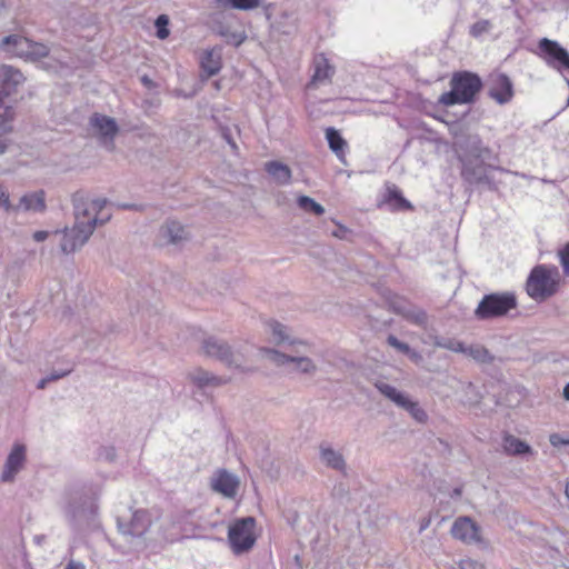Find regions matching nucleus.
<instances>
[{
    "label": "nucleus",
    "instance_id": "f8f14e48",
    "mask_svg": "<svg viewBox=\"0 0 569 569\" xmlns=\"http://www.w3.org/2000/svg\"><path fill=\"white\" fill-rule=\"evenodd\" d=\"M26 460V447L17 443L13 446L8 456L4 470L2 472V481H12Z\"/></svg>",
    "mask_w": 569,
    "mask_h": 569
},
{
    "label": "nucleus",
    "instance_id": "f03ea898",
    "mask_svg": "<svg viewBox=\"0 0 569 569\" xmlns=\"http://www.w3.org/2000/svg\"><path fill=\"white\" fill-rule=\"evenodd\" d=\"M482 89L481 78L470 71H457L450 79V91L443 92L438 103L445 107L473 103Z\"/></svg>",
    "mask_w": 569,
    "mask_h": 569
},
{
    "label": "nucleus",
    "instance_id": "2f4dec72",
    "mask_svg": "<svg viewBox=\"0 0 569 569\" xmlns=\"http://www.w3.org/2000/svg\"><path fill=\"white\" fill-rule=\"evenodd\" d=\"M490 29V22L488 20H479L470 27V34L473 38H478Z\"/></svg>",
    "mask_w": 569,
    "mask_h": 569
},
{
    "label": "nucleus",
    "instance_id": "9d476101",
    "mask_svg": "<svg viewBox=\"0 0 569 569\" xmlns=\"http://www.w3.org/2000/svg\"><path fill=\"white\" fill-rule=\"evenodd\" d=\"M23 80V74L19 70L10 66L0 67V108L4 104V99L16 92Z\"/></svg>",
    "mask_w": 569,
    "mask_h": 569
},
{
    "label": "nucleus",
    "instance_id": "b1692460",
    "mask_svg": "<svg viewBox=\"0 0 569 569\" xmlns=\"http://www.w3.org/2000/svg\"><path fill=\"white\" fill-rule=\"evenodd\" d=\"M162 231L164 237H167L168 241L171 243H177L178 241L186 238L183 227L177 222L169 223Z\"/></svg>",
    "mask_w": 569,
    "mask_h": 569
},
{
    "label": "nucleus",
    "instance_id": "20e7f679",
    "mask_svg": "<svg viewBox=\"0 0 569 569\" xmlns=\"http://www.w3.org/2000/svg\"><path fill=\"white\" fill-rule=\"evenodd\" d=\"M228 541L234 555L249 551L257 541L254 518L247 517L236 520L229 527Z\"/></svg>",
    "mask_w": 569,
    "mask_h": 569
},
{
    "label": "nucleus",
    "instance_id": "a878e982",
    "mask_svg": "<svg viewBox=\"0 0 569 569\" xmlns=\"http://www.w3.org/2000/svg\"><path fill=\"white\" fill-rule=\"evenodd\" d=\"M321 457L326 461V463L335 469H342L345 467L343 459L341 455L335 452L331 449H322Z\"/></svg>",
    "mask_w": 569,
    "mask_h": 569
},
{
    "label": "nucleus",
    "instance_id": "39448f33",
    "mask_svg": "<svg viewBox=\"0 0 569 569\" xmlns=\"http://www.w3.org/2000/svg\"><path fill=\"white\" fill-rule=\"evenodd\" d=\"M516 307L517 300L512 293H490L481 299L475 315L481 320L492 319L507 315Z\"/></svg>",
    "mask_w": 569,
    "mask_h": 569
},
{
    "label": "nucleus",
    "instance_id": "c03bdc74",
    "mask_svg": "<svg viewBox=\"0 0 569 569\" xmlns=\"http://www.w3.org/2000/svg\"><path fill=\"white\" fill-rule=\"evenodd\" d=\"M66 569H84V566L80 562L70 561Z\"/></svg>",
    "mask_w": 569,
    "mask_h": 569
},
{
    "label": "nucleus",
    "instance_id": "ddd939ff",
    "mask_svg": "<svg viewBox=\"0 0 569 569\" xmlns=\"http://www.w3.org/2000/svg\"><path fill=\"white\" fill-rule=\"evenodd\" d=\"M211 487L214 491L220 492L224 497L233 498L237 495L239 481L233 475L226 470H219L212 478Z\"/></svg>",
    "mask_w": 569,
    "mask_h": 569
},
{
    "label": "nucleus",
    "instance_id": "ea45409f",
    "mask_svg": "<svg viewBox=\"0 0 569 569\" xmlns=\"http://www.w3.org/2000/svg\"><path fill=\"white\" fill-rule=\"evenodd\" d=\"M14 111L11 107H6L3 114H0V126H3L6 122H10L13 120Z\"/></svg>",
    "mask_w": 569,
    "mask_h": 569
},
{
    "label": "nucleus",
    "instance_id": "79ce46f5",
    "mask_svg": "<svg viewBox=\"0 0 569 569\" xmlns=\"http://www.w3.org/2000/svg\"><path fill=\"white\" fill-rule=\"evenodd\" d=\"M70 371H71V369H68V370H66V371H63V372H61V373H59V375H52L49 379H42V380L39 382L38 388H39V389L44 388V386H46L47 381H49V380H57V379H59V378H62V377H64L66 375H68Z\"/></svg>",
    "mask_w": 569,
    "mask_h": 569
},
{
    "label": "nucleus",
    "instance_id": "8fccbe9b",
    "mask_svg": "<svg viewBox=\"0 0 569 569\" xmlns=\"http://www.w3.org/2000/svg\"><path fill=\"white\" fill-rule=\"evenodd\" d=\"M214 86L217 89H219V87H220L218 81L214 82Z\"/></svg>",
    "mask_w": 569,
    "mask_h": 569
},
{
    "label": "nucleus",
    "instance_id": "6ab92c4d",
    "mask_svg": "<svg viewBox=\"0 0 569 569\" xmlns=\"http://www.w3.org/2000/svg\"><path fill=\"white\" fill-rule=\"evenodd\" d=\"M266 171L280 184L289 183L291 180V170L281 162L270 161L266 163Z\"/></svg>",
    "mask_w": 569,
    "mask_h": 569
},
{
    "label": "nucleus",
    "instance_id": "473e14b6",
    "mask_svg": "<svg viewBox=\"0 0 569 569\" xmlns=\"http://www.w3.org/2000/svg\"><path fill=\"white\" fill-rule=\"evenodd\" d=\"M193 380L199 385V386H208V385H220L222 383V380L217 378V377H213V376H209L207 372H203V373H200L198 376H194L193 377Z\"/></svg>",
    "mask_w": 569,
    "mask_h": 569
},
{
    "label": "nucleus",
    "instance_id": "9b49d317",
    "mask_svg": "<svg viewBox=\"0 0 569 569\" xmlns=\"http://www.w3.org/2000/svg\"><path fill=\"white\" fill-rule=\"evenodd\" d=\"M151 526V516L148 510L139 509L132 513L130 521H119V528L123 535L140 537L144 535Z\"/></svg>",
    "mask_w": 569,
    "mask_h": 569
},
{
    "label": "nucleus",
    "instance_id": "7ed1b4c3",
    "mask_svg": "<svg viewBox=\"0 0 569 569\" xmlns=\"http://www.w3.org/2000/svg\"><path fill=\"white\" fill-rule=\"evenodd\" d=\"M560 272L556 267L539 264L535 267L526 282V291L536 301H545L557 293Z\"/></svg>",
    "mask_w": 569,
    "mask_h": 569
},
{
    "label": "nucleus",
    "instance_id": "a211bd4d",
    "mask_svg": "<svg viewBox=\"0 0 569 569\" xmlns=\"http://www.w3.org/2000/svg\"><path fill=\"white\" fill-rule=\"evenodd\" d=\"M325 132L330 150L340 161L345 162L346 151L348 149L347 141L342 138L340 132L332 127L327 128Z\"/></svg>",
    "mask_w": 569,
    "mask_h": 569
},
{
    "label": "nucleus",
    "instance_id": "1a4fd4ad",
    "mask_svg": "<svg viewBox=\"0 0 569 569\" xmlns=\"http://www.w3.org/2000/svg\"><path fill=\"white\" fill-rule=\"evenodd\" d=\"M451 535L463 543H479L482 541L481 528L470 517H459L451 527Z\"/></svg>",
    "mask_w": 569,
    "mask_h": 569
},
{
    "label": "nucleus",
    "instance_id": "f3484780",
    "mask_svg": "<svg viewBox=\"0 0 569 569\" xmlns=\"http://www.w3.org/2000/svg\"><path fill=\"white\" fill-rule=\"evenodd\" d=\"M315 73L309 86L330 80L335 70L323 53L317 54L313 59Z\"/></svg>",
    "mask_w": 569,
    "mask_h": 569
},
{
    "label": "nucleus",
    "instance_id": "412c9836",
    "mask_svg": "<svg viewBox=\"0 0 569 569\" xmlns=\"http://www.w3.org/2000/svg\"><path fill=\"white\" fill-rule=\"evenodd\" d=\"M203 351L209 357H214L229 363L230 350L222 343H218L217 341L209 339L204 341Z\"/></svg>",
    "mask_w": 569,
    "mask_h": 569
},
{
    "label": "nucleus",
    "instance_id": "49530a36",
    "mask_svg": "<svg viewBox=\"0 0 569 569\" xmlns=\"http://www.w3.org/2000/svg\"><path fill=\"white\" fill-rule=\"evenodd\" d=\"M7 149V144L3 142H0V154H2Z\"/></svg>",
    "mask_w": 569,
    "mask_h": 569
},
{
    "label": "nucleus",
    "instance_id": "5701e85b",
    "mask_svg": "<svg viewBox=\"0 0 569 569\" xmlns=\"http://www.w3.org/2000/svg\"><path fill=\"white\" fill-rule=\"evenodd\" d=\"M221 8H231L238 10H250L259 7V0H217Z\"/></svg>",
    "mask_w": 569,
    "mask_h": 569
},
{
    "label": "nucleus",
    "instance_id": "423d86ee",
    "mask_svg": "<svg viewBox=\"0 0 569 569\" xmlns=\"http://www.w3.org/2000/svg\"><path fill=\"white\" fill-rule=\"evenodd\" d=\"M0 46L11 56L32 60L43 58L49 53V49L46 44L33 42L32 40L18 34L4 37Z\"/></svg>",
    "mask_w": 569,
    "mask_h": 569
},
{
    "label": "nucleus",
    "instance_id": "3c124183",
    "mask_svg": "<svg viewBox=\"0 0 569 569\" xmlns=\"http://www.w3.org/2000/svg\"><path fill=\"white\" fill-rule=\"evenodd\" d=\"M435 118H436L437 120H440V121L445 122V120H443L442 118H440V117H435Z\"/></svg>",
    "mask_w": 569,
    "mask_h": 569
},
{
    "label": "nucleus",
    "instance_id": "a19ab883",
    "mask_svg": "<svg viewBox=\"0 0 569 569\" xmlns=\"http://www.w3.org/2000/svg\"><path fill=\"white\" fill-rule=\"evenodd\" d=\"M549 441L550 443L553 446V447H559V446H562V445H569V439H563L560 435L558 433H552L550 435L549 437Z\"/></svg>",
    "mask_w": 569,
    "mask_h": 569
},
{
    "label": "nucleus",
    "instance_id": "c9c22d12",
    "mask_svg": "<svg viewBox=\"0 0 569 569\" xmlns=\"http://www.w3.org/2000/svg\"><path fill=\"white\" fill-rule=\"evenodd\" d=\"M441 346L443 348L452 350L455 352H461V353L467 352V347H465V345L458 340L451 339V340L446 341Z\"/></svg>",
    "mask_w": 569,
    "mask_h": 569
},
{
    "label": "nucleus",
    "instance_id": "a18cd8bd",
    "mask_svg": "<svg viewBox=\"0 0 569 569\" xmlns=\"http://www.w3.org/2000/svg\"><path fill=\"white\" fill-rule=\"evenodd\" d=\"M563 397L569 400V382L563 388Z\"/></svg>",
    "mask_w": 569,
    "mask_h": 569
},
{
    "label": "nucleus",
    "instance_id": "c85d7f7f",
    "mask_svg": "<svg viewBox=\"0 0 569 569\" xmlns=\"http://www.w3.org/2000/svg\"><path fill=\"white\" fill-rule=\"evenodd\" d=\"M465 353L480 362L490 360L488 350L482 346H470L467 348V352Z\"/></svg>",
    "mask_w": 569,
    "mask_h": 569
},
{
    "label": "nucleus",
    "instance_id": "4be33fe9",
    "mask_svg": "<svg viewBox=\"0 0 569 569\" xmlns=\"http://www.w3.org/2000/svg\"><path fill=\"white\" fill-rule=\"evenodd\" d=\"M20 203L26 210L42 211L46 208L44 192L41 190L26 194L21 198Z\"/></svg>",
    "mask_w": 569,
    "mask_h": 569
},
{
    "label": "nucleus",
    "instance_id": "393cba45",
    "mask_svg": "<svg viewBox=\"0 0 569 569\" xmlns=\"http://www.w3.org/2000/svg\"><path fill=\"white\" fill-rule=\"evenodd\" d=\"M298 206L302 210L307 212H312L316 216H321L325 212V209L321 204H319L313 199L307 196H301L298 198Z\"/></svg>",
    "mask_w": 569,
    "mask_h": 569
},
{
    "label": "nucleus",
    "instance_id": "4c0bfd02",
    "mask_svg": "<svg viewBox=\"0 0 569 569\" xmlns=\"http://www.w3.org/2000/svg\"><path fill=\"white\" fill-rule=\"evenodd\" d=\"M559 256L565 272L569 274V242L560 250Z\"/></svg>",
    "mask_w": 569,
    "mask_h": 569
},
{
    "label": "nucleus",
    "instance_id": "0eeeda50",
    "mask_svg": "<svg viewBox=\"0 0 569 569\" xmlns=\"http://www.w3.org/2000/svg\"><path fill=\"white\" fill-rule=\"evenodd\" d=\"M538 48L540 50V57L549 67L558 71L569 69V52L557 41L542 38L538 42Z\"/></svg>",
    "mask_w": 569,
    "mask_h": 569
},
{
    "label": "nucleus",
    "instance_id": "37998d69",
    "mask_svg": "<svg viewBox=\"0 0 569 569\" xmlns=\"http://www.w3.org/2000/svg\"><path fill=\"white\" fill-rule=\"evenodd\" d=\"M47 237H48V232L47 231H36L33 233V239L36 241H38V242L46 240Z\"/></svg>",
    "mask_w": 569,
    "mask_h": 569
},
{
    "label": "nucleus",
    "instance_id": "e433bc0d",
    "mask_svg": "<svg viewBox=\"0 0 569 569\" xmlns=\"http://www.w3.org/2000/svg\"><path fill=\"white\" fill-rule=\"evenodd\" d=\"M388 343L403 353H410V347L407 343L399 341L395 336L388 337Z\"/></svg>",
    "mask_w": 569,
    "mask_h": 569
},
{
    "label": "nucleus",
    "instance_id": "aec40b11",
    "mask_svg": "<svg viewBox=\"0 0 569 569\" xmlns=\"http://www.w3.org/2000/svg\"><path fill=\"white\" fill-rule=\"evenodd\" d=\"M502 447L505 452L511 456L523 455L531 451V448L528 443L512 435H505Z\"/></svg>",
    "mask_w": 569,
    "mask_h": 569
},
{
    "label": "nucleus",
    "instance_id": "cd10ccee",
    "mask_svg": "<svg viewBox=\"0 0 569 569\" xmlns=\"http://www.w3.org/2000/svg\"><path fill=\"white\" fill-rule=\"evenodd\" d=\"M380 391L387 396L389 399H391L393 402H396L398 406L401 407V405H406V399L407 397H405L402 393H400L399 391H397L396 388L389 386V385H381L379 387Z\"/></svg>",
    "mask_w": 569,
    "mask_h": 569
},
{
    "label": "nucleus",
    "instance_id": "6e6552de",
    "mask_svg": "<svg viewBox=\"0 0 569 569\" xmlns=\"http://www.w3.org/2000/svg\"><path fill=\"white\" fill-rule=\"evenodd\" d=\"M488 96L498 104L509 103L515 89L511 79L502 72H492L488 78Z\"/></svg>",
    "mask_w": 569,
    "mask_h": 569
},
{
    "label": "nucleus",
    "instance_id": "4468645a",
    "mask_svg": "<svg viewBox=\"0 0 569 569\" xmlns=\"http://www.w3.org/2000/svg\"><path fill=\"white\" fill-rule=\"evenodd\" d=\"M266 352L269 356L270 360L273 361L276 365H284L290 362L293 366V370L302 372H309L311 369H313V365L311 360L308 358L288 357L274 350H266Z\"/></svg>",
    "mask_w": 569,
    "mask_h": 569
},
{
    "label": "nucleus",
    "instance_id": "dca6fc26",
    "mask_svg": "<svg viewBox=\"0 0 569 569\" xmlns=\"http://www.w3.org/2000/svg\"><path fill=\"white\" fill-rule=\"evenodd\" d=\"M200 67L206 78L217 74L222 68V58L219 50H206L200 59Z\"/></svg>",
    "mask_w": 569,
    "mask_h": 569
},
{
    "label": "nucleus",
    "instance_id": "bb28decb",
    "mask_svg": "<svg viewBox=\"0 0 569 569\" xmlns=\"http://www.w3.org/2000/svg\"><path fill=\"white\" fill-rule=\"evenodd\" d=\"M388 201H395L397 203V208L401 210H411V203L403 198L401 191L393 187L388 190Z\"/></svg>",
    "mask_w": 569,
    "mask_h": 569
},
{
    "label": "nucleus",
    "instance_id": "de8ad7c7",
    "mask_svg": "<svg viewBox=\"0 0 569 569\" xmlns=\"http://www.w3.org/2000/svg\"><path fill=\"white\" fill-rule=\"evenodd\" d=\"M565 493L566 497L569 499V482L566 485Z\"/></svg>",
    "mask_w": 569,
    "mask_h": 569
},
{
    "label": "nucleus",
    "instance_id": "72a5a7b5",
    "mask_svg": "<svg viewBox=\"0 0 569 569\" xmlns=\"http://www.w3.org/2000/svg\"><path fill=\"white\" fill-rule=\"evenodd\" d=\"M270 327H271V330H272V333L274 337V341L277 343L283 342L287 338V336L284 333L286 328L281 323H278V322L271 323Z\"/></svg>",
    "mask_w": 569,
    "mask_h": 569
},
{
    "label": "nucleus",
    "instance_id": "f257e3e1",
    "mask_svg": "<svg viewBox=\"0 0 569 569\" xmlns=\"http://www.w3.org/2000/svg\"><path fill=\"white\" fill-rule=\"evenodd\" d=\"M73 206L76 223L70 230L64 231L61 242V250L64 253L73 252L82 247L93 232L94 227L110 219V213L103 212L106 200H92L87 203L76 194Z\"/></svg>",
    "mask_w": 569,
    "mask_h": 569
},
{
    "label": "nucleus",
    "instance_id": "c756f323",
    "mask_svg": "<svg viewBox=\"0 0 569 569\" xmlns=\"http://www.w3.org/2000/svg\"><path fill=\"white\" fill-rule=\"evenodd\" d=\"M156 28H157V37L161 40L168 38L170 31L168 29V26H169V18L168 16L166 14H160L156 22Z\"/></svg>",
    "mask_w": 569,
    "mask_h": 569
},
{
    "label": "nucleus",
    "instance_id": "09e8293b",
    "mask_svg": "<svg viewBox=\"0 0 569 569\" xmlns=\"http://www.w3.org/2000/svg\"><path fill=\"white\" fill-rule=\"evenodd\" d=\"M411 358H412V359H418V358H419V356H418L416 352H412V353H411Z\"/></svg>",
    "mask_w": 569,
    "mask_h": 569
},
{
    "label": "nucleus",
    "instance_id": "58836bf2",
    "mask_svg": "<svg viewBox=\"0 0 569 569\" xmlns=\"http://www.w3.org/2000/svg\"><path fill=\"white\" fill-rule=\"evenodd\" d=\"M0 204L6 210H9L11 208L10 200H9V193L7 192L6 188L2 184H0Z\"/></svg>",
    "mask_w": 569,
    "mask_h": 569
},
{
    "label": "nucleus",
    "instance_id": "f704fd0d",
    "mask_svg": "<svg viewBox=\"0 0 569 569\" xmlns=\"http://www.w3.org/2000/svg\"><path fill=\"white\" fill-rule=\"evenodd\" d=\"M458 565L460 569H486L483 563L471 558L461 559Z\"/></svg>",
    "mask_w": 569,
    "mask_h": 569
},
{
    "label": "nucleus",
    "instance_id": "7c9ffc66",
    "mask_svg": "<svg viewBox=\"0 0 569 569\" xmlns=\"http://www.w3.org/2000/svg\"><path fill=\"white\" fill-rule=\"evenodd\" d=\"M401 407L408 410L419 422H423L427 419L426 412L419 408L416 402L410 401L408 398L406 399V405H401Z\"/></svg>",
    "mask_w": 569,
    "mask_h": 569
},
{
    "label": "nucleus",
    "instance_id": "2eb2a0df",
    "mask_svg": "<svg viewBox=\"0 0 569 569\" xmlns=\"http://www.w3.org/2000/svg\"><path fill=\"white\" fill-rule=\"evenodd\" d=\"M90 123L102 139L109 138L112 141L118 132L116 121L107 116L96 113L92 116Z\"/></svg>",
    "mask_w": 569,
    "mask_h": 569
}]
</instances>
